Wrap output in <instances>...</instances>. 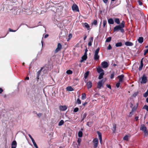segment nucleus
Segmentation results:
<instances>
[{
    "mask_svg": "<svg viewBox=\"0 0 148 148\" xmlns=\"http://www.w3.org/2000/svg\"><path fill=\"white\" fill-rule=\"evenodd\" d=\"M86 94L84 93H83L82 94V100L84 99H86Z\"/></svg>",
    "mask_w": 148,
    "mask_h": 148,
    "instance_id": "36",
    "label": "nucleus"
},
{
    "mask_svg": "<svg viewBox=\"0 0 148 148\" xmlns=\"http://www.w3.org/2000/svg\"><path fill=\"white\" fill-rule=\"evenodd\" d=\"M37 115L39 117H40L42 115V114L40 113H36Z\"/></svg>",
    "mask_w": 148,
    "mask_h": 148,
    "instance_id": "55",
    "label": "nucleus"
},
{
    "mask_svg": "<svg viewBox=\"0 0 148 148\" xmlns=\"http://www.w3.org/2000/svg\"><path fill=\"white\" fill-rule=\"evenodd\" d=\"M113 129L112 130L113 133H115L116 128V124L114 123L112 124Z\"/></svg>",
    "mask_w": 148,
    "mask_h": 148,
    "instance_id": "18",
    "label": "nucleus"
},
{
    "mask_svg": "<svg viewBox=\"0 0 148 148\" xmlns=\"http://www.w3.org/2000/svg\"><path fill=\"white\" fill-rule=\"evenodd\" d=\"M107 23V22L106 20H104L103 21V27H105Z\"/></svg>",
    "mask_w": 148,
    "mask_h": 148,
    "instance_id": "40",
    "label": "nucleus"
},
{
    "mask_svg": "<svg viewBox=\"0 0 148 148\" xmlns=\"http://www.w3.org/2000/svg\"><path fill=\"white\" fill-rule=\"evenodd\" d=\"M49 65L48 64H46L45 66L41 68V69L37 72V75H38L40 76V74L41 73L42 71L44 69H45V70H49Z\"/></svg>",
    "mask_w": 148,
    "mask_h": 148,
    "instance_id": "3",
    "label": "nucleus"
},
{
    "mask_svg": "<svg viewBox=\"0 0 148 148\" xmlns=\"http://www.w3.org/2000/svg\"><path fill=\"white\" fill-rule=\"evenodd\" d=\"M33 144L34 146V147H36V148H38V146L37 145L36 142L34 143H33Z\"/></svg>",
    "mask_w": 148,
    "mask_h": 148,
    "instance_id": "52",
    "label": "nucleus"
},
{
    "mask_svg": "<svg viewBox=\"0 0 148 148\" xmlns=\"http://www.w3.org/2000/svg\"><path fill=\"white\" fill-rule=\"evenodd\" d=\"M125 45L127 46H132L133 45V43L129 41H126L125 43Z\"/></svg>",
    "mask_w": 148,
    "mask_h": 148,
    "instance_id": "16",
    "label": "nucleus"
},
{
    "mask_svg": "<svg viewBox=\"0 0 148 148\" xmlns=\"http://www.w3.org/2000/svg\"><path fill=\"white\" fill-rule=\"evenodd\" d=\"M130 107L131 108H132V107L133 106V104L132 103H130Z\"/></svg>",
    "mask_w": 148,
    "mask_h": 148,
    "instance_id": "62",
    "label": "nucleus"
},
{
    "mask_svg": "<svg viewBox=\"0 0 148 148\" xmlns=\"http://www.w3.org/2000/svg\"><path fill=\"white\" fill-rule=\"evenodd\" d=\"M138 92H134L133 95V97H136L138 95Z\"/></svg>",
    "mask_w": 148,
    "mask_h": 148,
    "instance_id": "47",
    "label": "nucleus"
},
{
    "mask_svg": "<svg viewBox=\"0 0 148 148\" xmlns=\"http://www.w3.org/2000/svg\"><path fill=\"white\" fill-rule=\"evenodd\" d=\"M64 121L63 120H61L60 122H59L58 123V125L59 126H61L62 125H63L64 123Z\"/></svg>",
    "mask_w": 148,
    "mask_h": 148,
    "instance_id": "34",
    "label": "nucleus"
},
{
    "mask_svg": "<svg viewBox=\"0 0 148 148\" xmlns=\"http://www.w3.org/2000/svg\"><path fill=\"white\" fill-rule=\"evenodd\" d=\"M86 85L88 89L91 88L92 86V83L91 81H89L86 82Z\"/></svg>",
    "mask_w": 148,
    "mask_h": 148,
    "instance_id": "10",
    "label": "nucleus"
},
{
    "mask_svg": "<svg viewBox=\"0 0 148 148\" xmlns=\"http://www.w3.org/2000/svg\"><path fill=\"white\" fill-rule=\"evenodd\" d=\"M17 143L15 140L13 141L11 144L12 148H16L17 146Z\"/></svg>",
    "mask_w": 148,
    "mask_h": 148,
    "instance_id": "12",
    "label": "nucleus"
},
{
    "mask_svg": "<svg viewBox=\"0 0 148 148\" xmlns=\"http://www.w3.org/2000/svg\"><path fill=\"white\" fill-rule=\"evenodd\" d=\"M103 2L105 3H106L108 1V0H103Z\"/></svg>",
    "mask_w": 148,
    "mask_h": 148,
    "instance_id": "60",
    "label": "nucleus"
},
{
    "mask_svg": "<svg viewBox=\"0 0 148 148\" xmlns=\"http://www.w3.org/2000/svg\"><path fill=\"white\" fill-rule=\"evenodd\" d=\"M140 130L143 132L145 136H146L148 135V132L147 129L144 125L143 124L141 125Z\"/></svg>",
    "mask_w": 148,
    "mask_h": 148,
    "instance_id": "2",
    "label": "nucleus"
},
{
    "mask_svg": "<svg viewBox=\"0 0 148 148\" xmlns=\"http://www.w3.org/2000/svg\"><path fill=\"white\" fill-rule=\"evenodd\" d=\"M72 37V35L71 34H69L68 36V37L69 38H71Z\"/></svg>",
    "mask_w": 148,
    "mask_h": 148,
    "instance_id": "58",
    "label": "nucleus"
},
{
    "mask_svg": "<svg viewBox=\"0 0 148 148\" xmlns=\"http://www.w3.org/2000/svg\"><path fill=\"white\" fill-rule=\"evenodd\" d=\"M101 87H103V83H102V80L99 81L97 84V88L99 89H100Z\"/></svg>",
    "mask_w": 148,
    "mask_h": 148,
    "instance_id": "9",
    "label": "nucleus"
},
{
    "mask_svg": "<svg viewBox=\"0 0 148 148\" xmlns=\"http://www.w3.org/2000/svg\"><path fill=\"white\" fill-rule=\"evenodd\" d=\"M122 45V44L121 42L117 43L115 45V46L116 47H121Z\"/></svg>",
    "mask_w": 148,
    "mask_h": 148,
    "instance_id": "27",
    "label": "nucleus"
},
{
    "mask_svg": "<svg viewBox=\"0 0 148 148\" xmlns=\"http://www.w3.org/2000/svg\"><path fill=\"white\" fill-rule=\"evenodd\" d=\"M138 41L139 43H142L143 42V37H139L138 39Z\"/></svg>",
    "mask_w": 148,
    "mask_h": 148,
    "instance_id": "22",
    "label": "nucleus"
},
{
    "mask_svg": "<svg viewBox=\"0 0 148 148\" xmlns=\"http://www.w3.org/2000/svg\"><path fill=\"white\" fill-rule=\"evenodd\" d=\"M66 89L69 91H72L74 90L73 88L71 86H69L66 88Z\"/></svg>",
    "mask_w": 148,
    "mask_h": 148,
    "instance_id": "26",
    "label": "nucleus"
},
{
    "mask_svg": "<svg viewBox=\"0 0 148 148\" xmlns=\"http://www.w3.org/2000/svg\"><path fill=\"white\" fill-rule=\"evenodd\" d=\"M138 2L139 5H143L142 2L140 0H138Z\"/></svg>",
    "mask_w": 148,
    "mask_h": 148,
    "instance_id": "53",
    "label": "nucleus"
},
{
    "mask_svg": "<svg viewBox=\"0 0 148 148\" xmlns=\"http://www.w3.org/2000/svg\"><path fill=\"white\" fill-rule=\"evenodd\" d=\"M143 109H145L147 111H148V106L145 105L143 108Z\"/></svg>",
    "mask_w": 148,
    "mask_h": 148,
    "instance_id": "45",
    "label": "nucleus"
},
{
    "mask_svg": "<svg viewBox=\"0 0 148 148\" xmlns=\"http://www.w3.org/2000/svg\"><path fill=\"white\" fill-rule=\"evenodd\" d=\"M143 66V59H142L140 61V66H139V71H141L142 69Z\"/></svg>",
    "mask_w": 148,
    "mask_h": 148,
    "instance_id": "20",
    "label": "nucleus"
},
{
    "mask_svg": "<svg viewBox=\"0 0 148 148\" xmlns=\"http://www.w3.org/2000/svg\"><path fill=\"white\" fill-rule=\"evenodd\" d=\"M66 73L68 74H71L73 73V72L70 70H68L66 71Z\"/></svg>",
    "mask_w": 148,
    "mask_h": 148,
    "instance_id": "38",
    "label": "nucleus"
},
{
    "mask_svg": "<svg viewBox=\"0 0 148 148\" xmlns=\"http://www.w3.org/2000/svg\"><path fill=\"white\" fill-rule=\"evenodd\" d=\"M89 74V71H87L84 74V77L86 79L88 77V75Z\"/></svg>",
    "mask_w": 148,
    "mask_h": 148,
    "instance_id": "28",
    "label": "nucleus"
},
{
    "mask_svg": "<svg viewBox=\"0 0 148 148\" xmlns=\"http://www.w3.org/2000/svg\"><path fill=\"white\" fill-rule=\"evenodd\" d=\"M84 27L86 28L88 30H89L90 29L89 25L87 23H84Z\"/></svg>",
    "mask_w": 148,
    "mask_h": 148,
    "instance_id": "19",
    "label": "nucleus"
},
{
    "mask_svg": "<svg viewBox=\"0 0 148 148\" xmlns=\"http://www.w3.org/2000/svg\"><path fill=\"white\" fill-rule=\"evenodd\" d=\"M119 30H120L121 32L122 33H123L124 32V30L123 29V28L120 25H117L114 28L113 32H114L118 31Z\"/></svg>",
    "mask_w": 148,
    "mask_h": 148,
    "instance_id": "1",
    "label": "nucleus"
},
{
    "mask_svg": "<svg viewBox=\"0 0 148 148\" xmlns=\"http://www.w3.org/2000/svg\"><path fill=\"white\" fill-rule=\"evenodd\" d=\"M133 112H132V111H131V112H130V116H131L133 114Z\"/></svg>",
    "mask_w": 148,
    "mask_h": 148,
    "instance_id": "61",
    "label": "nucleus"
},
{
    "mask_svg": "<svg viewBox=\"0 0 148 148\" xmlns=\"http://www.w3.org/2000/svg\"><path fill=\"white\" fill-rule=\"evenodd\" d=\"M49 36V35L47 34H46L44 37L45 38H46Z\"/></svg>",
    "mask_w": 148,
    "mask_h": 148,
    "instance_id": "64",
    "label": "nucleus"
},
{
    "mask_svg": "<svg viewBox=\"0 0 148 148\" xmlns=\"http://www.w3.org/2000/svg\"><path fill=\"white\" fill-rule=\"evenodd\" d=\"M101 65L103 68H106L108 66V64L106 61L102 62L101 63Z\"/></svg>",
    "mask_w": 148,
    "mask_h": 148,
    "instance_id": "11",
    "label": "nucleus"
},
{
    "mask_svg": "<svg viewBox=\"0 0 148 148\" xmlns=\"http://www.w3.org/2000/svg\"><path fill=\"white\" fill-rule=\"evenodd\" d=\"M72 9L73 11H79L78 7L75 4H73L72 6Z\"/></svg>",
    "mask_w": 148,
    "mask_h": 148,
    "instance_id": "8",
    "label": "nucleus"
},
{
    "mask_svg": "<svg viewBox=\"0 0 148 148\" xmlns=\"http://www.w3.org/2000/svg\"><path fill=\"white\" fill-rule=\"evenodd\" d=\"M125 22L124 21H123L121 24L120 25H119L120 26H121L123 28H124L125 27Z\"/></svg>",
    "mask_w": 148,
    "mask_h": 148,
    "instance_id": "39",
    "label": "nucleus"
},
{
    "mask_svg": "<svg viewBox=\"0 0 148 148\" xmlns=\"http://www.w3.org/2000/svg\"><path fill=\"white\" fill-rule=\"evenodd\" d=\"M97 133L99 136V139H101V138L102 139V135H101V133L98 131H97Z\"/></svg>",
    "mask_w": 148,
    "mask_h": 148,
    "instance_id": "33",
    "label": "nucleus"
},
{
    "mask_svg": "<svg viewBox=\"0 0 148 148\" xmlns=\"http://www.w3.org/2000/svg\"><path fill=\"white\" fill-rule=\"evenodd\" d=\"M82 139L80 138H78L77 140V142L78 143V145L79 146L80 144V143L81 142Z\"/></svg>",
    "mask_w": 148,
    "mask_h": 148,
    "instance_id": "37",
    "label": "nucleus"
},
{
    "mask_svg": "<svg viewBox=\"0 0 148 148\" xmlns=\"http://www.w3.org/2000/svg\"><path fill=\"white\" fill-rule=\"evenodd\" d=\"M148 53V49H147L145 50L144 51V55H145L146 54Z\"/></svg>",
    "mask_w": 148,
    "mask_h": 148,
    "instance_id": "51",
    "label": "nucleus"
},
{
    "mask_svg": "<svg viewBox=\"0 0 148 148\" xmlns=\"http://www.w3.org/2000/svg\"><path fill=\"white\" fill-rule=\"evenodd\" d=\"M97 21L96 20H94L93 22H92V25H96L97 24Z\"/></svg>",
    "mask_w": 148,
    "mask_h": 148,
    "instance_id": "44",
    "label": "nucleus"
},
{
    "mask_svg": "<svg viewBox=\"0 0 148 148\" xmlns=\"http://www.w3.org/2000/svg\"><path fill=\"white\" fill-rule=\"evenodd\" d=\"M147 81V77L145 76V75H144L142 77V80L141 82V83H146Z\"/></svg>",
    "mask_w": 148,
    "mask_h": 148,
    "instance_id": "6",
    "label": "nucleus"
},
{
    "mask_svg": "<svg viewBox=\"0 0 148 148\" xmlns=\"http://www.w3.org/2000/svg\"><path fill=\"white\" fill-rule=\"evenodd\" d=\"M62 48V46L61 44L58 43V44L57 47L54 51L55 53H57L59 51H60Z\"/></svg>",
    "mask_w": 148,
    "mask_h": 148,
    "instance_id": "4",
    "label": "nucleus"
},
{
    "mask_svg": "<svg viewBox=\"0 0 148 148\" xmlns=\"http://www.w3.org/2000/svg\"><path fill=\"white\" fill-rule=\"evenodd\" d=\"M121 82H119L116 84V86L117 88H118L119 87L120 85Z\"/></svg>",
    "mask_w": 148,
    "mask_h": 148,
    "instance_id": "49",
    "label": "nucleus"
},
{
    "mask_svg": "<svg viewBox=\"0 0 148 148\" xmlns=\"http://www.w3.org/2000/svg\"><path fill=\"white\" fill-rule=\"evenodd\" d=\"M99 50H100L99 48V47H98L96 49V50H95V54H98V53H99Z\"/></svg>",
    "mask_w": 148,
    "mask_h": 148,
    "instance_id": "42",
    "label": "nucleus"
},
{
    "mask_svg": "<svg viewBox=\"0 0 148 148\" xmlns=\"http://www.w3.org/2000/svg\"><path fill=\"white\" fill-rule=\"evenodd\" d=\"M87 103V102H85L83 104V105L84 107L86 105Z\"/></svg>",
    "mask_w": 148,
    "mask_h": 148,
    "instance_id": "63",
    "label": "nucleus"
},
{
    "mask_svg": "<svg viewBox=\"0 0 148 148\" xmlns=\"http://www.w3.org/2000/svg\"><path fill=\"white\" fill-rule=\"evenodd\" d=\"M114 20L115 23L118 24H119L120 23V21L119 18H114Z\"/></svg>",
    "mask_w": 148,
    "mask_h": 148,
    "instance_id": "23",
    "label": "nucleus"
},
{
    "mask_svg": "<svg viewBox=\"0 0 148 148\" xmlns=\"http://www.w3.org/2000/svg\"><path fill=\"white\" fill-rule=\"evenodd\" d=\"M92 122H88L87 123V125L89 127H91L92 126Z\"/></svg>",
    "mask_w": 148,
    "mask_h": 148,
    "instance_id": "31",
    "label": "nucleus"
},
{
    "mask_svg": "<svg viewBox=\"0 0 148 148\" xmlns=\"http://www.w3.org/2000/svg\"><path fill=\"white\" fill-rule=\"evenodd\" d=\"M114 72H113L111 74L110 78L111 79H112L114 78Z\"/></svg>",
    "mask_w": 148,
    "mask_h": 148,
    "instance_id": "43",
    "label": "nucleus"
},
{
    "mask_svg": "<svg viewBox=\"0 0 148 148\" xmlns=\"http://www.w3.org/2000/svg\"><path fill=\"white\" fill-rule=\"evenodd\" d=\"M93 142L94 144V148H96L98 146V140L97 138H95L93 140Z\"/></svg>",
    "mask_w": 148,
    "mask_h": 148,
    "instance_id": "5",
    "label": "nucleus"
},
{
    "mask_svg": "<svg viewBox=\"0 0 148 148\" xmlns=\"http://www.w3.org/2000/svg\"><path fill=\"white\" fill-rule=\"evenodd\" d=\"M67 108V107L65 106H60V110L65 111Z\"/></svg>",
    "mask_w": 148,
    "mask_h": 148,
    "instance_id": "14",
    "label": "nucleus"
},
{
    "mask_svg": "<svg viewBox=\"0 0 148 148\" xmlns=\"http://www.w3.org/2000/svg\"><path fill=\"white\" fill-rule=\"evenodd\" d=\"M129 139V136L127 135H125L123 137V140H125L126 141H128Z\"/></svg>",
    "mask_w": 148,
    "mask_h": 148,
    "instance_id": "30",
    "label": "nucleus"
},
{
    "mask_svg": "<svg viewBox=\"0 0 148 148\" xmlns=\"http://www.w3.org/2000/svg\"><path fill=\"white\" fill-rule=\"evenodd\" d=\"M86 115H87V114L86 113H84L83 114V115L82 116V119L81 120V121H83L84 120V119L86 117Z\"/></svg>",
    "mask_w": 148,
    "mask_h": 148,
    "instance_id": "41",
    "label": "nucleus"
},
{
    "mask_svg": "<svg viewBox=\"0 0 148 148\" xmlns=\"http://www.w3.org/2000/svg\"><path fill=\"white\" fill-rule=\"evenodd\" d=\"M3 91V90L1 88H0V94H1Z\"/></svg>",
    "mask_w": 148,
    "mask_h": 148,
    "instance_id": "59",
    "label": "nucleus"
},
{
    "mask_svg": "<svg viewBox=\"0 0 148 148\" xmlns=\"http://www.w3.org/2000/svg\"><path fill=\"white\" fill-rule=\"evenodd\" d=\"M79 110V108H78L76 107L73 110L74 112H77Z\"/></svg>",
    "mask_w": 148,
    "mask_h": 148,
    "instance_id": "48",
    "label": "nucleus"
},
{
    "mask_svg": "<svg viewBox=\"0 0 148 148\" xmlns=\"http://www.w3.org/2000/svg\"><path fill=\"white\" fill-rule=\"evenodd\" d=\"M9 30L10 32H15L16 30H14L10 28H9Z\"/></svg>",
    "mask_w": 148,
    "mask_h": 148,
    "instance_id": "57",
    "label": "nucleus"
},
{
    "mask_svg": "<svg viewBox=\"0 0 148 148\" xmlns=\"http://www.w3.org/2000/svg\"><path fill=\"white\" fill-rule=\"evenodd\" d=\"M112 38L111 37H108L106 39V42H110Z\"/></svg>",
    "mask_w": 148,
    "mask_h": 148,
    "instance_id": "35",
    "label": "nucleus"
},
{
    "mask_svg": "<svg viewBox=\"0 0 148 148\" xmlns=\"http://www.w3.org/2000/svg\"><path fill=\"white\" fill-rule=\"evenodd\" d=\"M108 23L110 24H113L114 23V20L112 18L108 19Z\"/></svg>",
    "mask_w": 148,
    "mask_h": 148,
    "instance_id": "17",
    "label": "nucleus"
},
{
    "mask_svg": "<svg viewBox=\"0 0 148 148\" xmlns=\"http://www.w3.org/2000/svg\"><path fill=\"white\" fill-rule=\"evenodd\" d=\"M77 101L78 104H79L81 103V101L80 100V99L79 98L77 99Z\"/></svg>",
    "mask_w": 148,
    "mask_h": 148,
    "instance_id": "50",
    "label": "nucleus"
},
{
    "mask_svg": "<svg viewBox=\"0 0 148 148\" xmlns=\"http://www.w3.org/2000/svg\"><path fill=\"white\" fill-rule=\"evenodd\" d=\"M124 75L123 74L118 76L117 78L119 79V82H123L124 79Z\"/></svg>",
    "mask_w": 148,
    "mask_h": 148,
    "instance_id": "7",
    "label": "nucleus"
},
{
    "mask_svg": "<svg viewBox=\"0 0 148 148\" xmlns=\"http://www.w3.org/2000/svg\"><path fill=\"white\" fill-rule=\"evenodd\" d=\"M112 47L111 46V45L110 44L109 45L108 47V50H110L111 49Z\"/></svg>",
    "mask_w": 148,
    "mask_h": 148,
    "instance_id": "56",
    "label": "nucleus"
},
{
    "mask_svg": "<svg viewBox=\"0 0 148 148\" xmlns=\"http://www.w3.org/2000/svg\"><path fill=\"white\" fill-rule=\"evenodd\" d=\"M107 86V87L108 88H109L110 89H111V86L110 84H107L106 85Z\"/></svg>",
    "mask_w": 148,
    "mask_h": 148,
    "instance_id": "54",
    "label": "nucleus"
},
{
    "mask_svg": "<svg viewBox=\"0 0 148 148\" xmlns=\"http://www.w3.org/2000/svg\"><path fill=\"white\" fill-rule=\"evenodd\" d=\"M93 37H90L89 42L88 43V45L89 46H90L92 45V42L93 41Z\"/></svg>",
    "mask_w": 148,
    "mask_h": 148,
    "instance_id": "15",
    "label": "nucleus"
},
{
    "mask_svg": "<svg viewBox=\"0 0 148 148\" xmlns=\"http://www.w3.org/2000/svg\"><path fill=\"white\" fill-rule=\"evenodd\" d=\"M83 136V133L82 131H79L78 133V136L79 137H81Z\"/></svg>",
    "mask_w": 148,
    "mask_h": 148,
    "instance_id": "32",
    "label": "nucleus"
},
{
    "mask_svg": "<svg viewBox=\"0 0 148 148\" xmlns=\"http://www.w3.org/2000/svg\"><path fill=\"white\" fill-rule=\"evenodd\" d=\"M138 106V103L137 104L136 106H134L133 108H132V112H134L135 111L137 108Z\"/></svg>",
    "mask_w": 148,
    "mask_h": 148,
    "instance_id": "29",
    "label": "nucleus"
},
{
    "mask_svg": "<svg viewBox=\"0 0 148 148\" xmlns=\"http://www.w3.org/2000/svg\"><path fill=\"white\" fill-rule=\"evenodd\" d=\"M99 56L98 54H95L94 55V59L95 60H97L99 59Z\"/></svg>",
    "mask_w": 148,
    "mask_h": 148,
    "instance_id": "24",
    "label": "nucleus"
},
{
    "mask_svg": "<svg viewBox=\"0 0 148 148\" xmlns=\"http://www.w3.org/2000/svg\"><path fill=\"white\" fill-rule=\"evenodd\" d=\"M99 73L100 74L98 77V79H100L103 77V76L104 74V73Z\"/></svg>",
    "mask_w": 148,
    "mask_h": 148,
    "instance_id": "25",
    "label": "nucleus"
},
{
    "mask_svg": "<svg viewBox=\"0 0 148 148\" xmlns=\"http://www.w3.org/2000/svg\"><path fill=\"white\" fill-rule=\"evenodd\" d=\"M87 58V56H83L82 57V60L80 61V62L81 63L82 62L86 60Z\"/></svg>",
    "mask_w": 148,
    "mask_h": 148,
    "instance_id": "21",
    "label": "nucleus"
},
{
    "mask_svg": "<svg viewBox=\"0 0 148 148\" xmlns=\"http://www.w3.org/2000/svg\"><path fill=\"white\" fill-rule=\"evenodd\" d=\"M148 95V91H147L145 93L143 94V96L145 97H147Z\"/></svg>",
    "mask_w": 148,
    "mask_h": 148,
    "instance_id": "46",
    "label": "nucleus"
},
{
    "mask_svg": "<svg viewBox=\"0 0 148 148\" xmlns=\"http://www.w3.org/2000/svg\"><path fill=\"white\" fill-rule=\"evenodd\" d=\"M97 70L98 73H104L103 70L99 66L97 69Z\"/></svg>",
    "mask_w": 148,
    "mask_h": 148,
    "instance_id": "13",
    "label": "nucleus"
}]
</instances>
